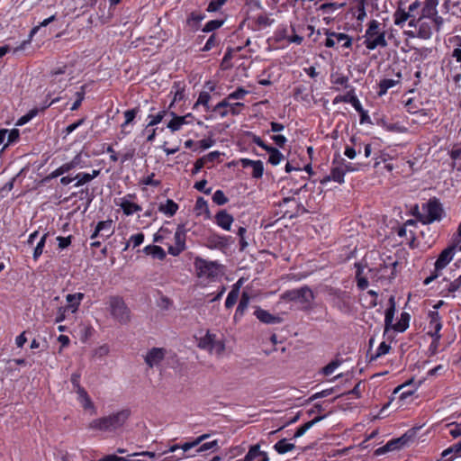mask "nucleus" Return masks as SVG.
Wrapping results in <instances>:
<instances>
[{"instance_id": "412c9836", "label": "nucleus", "mask_w": 461, "mask_h": 461, "mask_svg": "<svg viewBox=\"0 0 461 461\" xmlns=\"http://www.w3.org/2000/svg\"><path fill=\"white\" fill-rule=\"evenodd\" d=\"M249 301L250 297L249 294L243 292L233 317L234 322H238L243 317L246 310L248 309Z\"/></svg>"}, {"instance_id": "603ef678", "label": "nucleus", "mask_w": 461, "mask_h": 461, "mask_svg": "<svg viewBox=\"0 0 461 461\" xmlns=\"http://www.w3.org/2000/svg\"><path fill=\"white\" fill-rule=\"evenodd\" d=\"M39 113V109L34 108L29 111L26 114L23 115L16 122V125L22 126L28 122H30L33 117H35Z\"/></svg>"}, {"instance_id": "79ce46f5", "label": "nucleus", "mask_w": 461, "mask_h": 461, "mask_svg": "<svg viewBox=\"0 0 461 461\" xmlns=\"http://www.w3.org/2000/svg\"><path fill=\"white\" fill-rule=\"evenodd\" d=\"M167 110H162V111L158 112L157 114H149L148 117L149 119V122L146 129H148L149 127H153V126L158 124L159 122H161L162 120L164 119V117L167 115Z\"/></svg>"}, {"instance_id": "4468645a", "label": "nucleus", "mask_w": 461, "mask_h": 461, "mask_svg": "<svg viewBox=\"0 0 461 461\" xmlns=\"http://www.w3.org/2000/svg\"><path fill=\"white\" fill-rule=\"evenodd\" d=\"M237 461H269V457L267 452L260 450L259 444H256L249 447L244 458Z\"/></svg>"}, {"instance_id": "b1692460", "label": "nucleus", "mask_w": 461, "mask_h": 461, "mask_svg": "<svg viewBox=\"0 0 461 461\" xmlns=\"http://www.w3.org/2000/svg\"><path fill=\"white\" fill-rule=\"evenodd\" d=\"M439 0H425L422 12V17L432 18L438 14L437 6Z\"/></svg>"}, {"instance_id": "f257e3e1", "label": "nucleus", "mask_w": 461, "mask_h": 461, "mask_svg": "<svg viewBox=\"0 0 461 461\" xmlns=\"http://www.w3.org/2000/svg\"><path fill=\"white\" fill-rule=\"evenodd\" d=\"M130 415V410H122L108 416L93 420L89 423L88 428L104 432H113L122 428L129 419Z\"/></svg>"}, {"instance_id": "ddd939ff", "label": "nucleus", "mask_w": 461, "mask_h": 461, "mask_svg": "<svg viewBox=\"0 0 461 461\" xmlns=\"http://www.w3.org/2000/svg\"><path fill=\"white\" fill-rule=\"evenodd\" d=\"M208 437H209L208 434H203L191 442H185L183 445L175 444V445L169 447L168 450L165 451L164 454H166L167 452H175L177 449H182L181 456H176V459H181V458L185 457V452L188 451L189 449H191L193 447H198L200 445V443L202 441H203L205 438H207Z\"/></svg>"}, {"instance_id": "052dcab7", "label": "nucleus", "mask_w": 461, "mask_h": 461, "mask_svg": "<svg viewBox=\"0 0 461 461\" xmlns=\"http://www.w3.org/2000/svg\"><path fill=\"white\" fill-rule=\"evenodd\" d=\"M354 93H355L354 88H351L349 91L347 92L346 95H337L333 99V104H337L339 103H349V100H351V96L354 95Z\"/></svg>"}, {"instance_id": "c03bdc74", "label": "nucleus", "mask_w": 461, "mask_h": 461, "mask_svg": "<svg viewBox=\"0 0 461 461\" xmlns=\"http://www.w3.org/2000/svg\"><path fill=\"white\" fill-rule=\"evenodd\" d=\"M342 364V360L336 358L330 362L327 366L322 367L321 374L324 375H330L337 367H339Z\"/></svg>"}, {"instance_id": "f8f14e48", "label": "nucleus", "mask_w": 461, "mask_h": 461, "mask_svg": "<svg viewBox=\"0 0 461 461\" xmlns=\"http://www.w3.org/2000/svg\"><path fill=\"white\" fill-rule=\"evenodd\" d=\"M205 247L210 249H226L229 245V238L221 236L217 233H212L205 239Z\"/></svg>"}, {"instance_id": "0eeeda50", "label": "nucleus", "mask_w": 461, "mask_h": 461, "mask_svg": "<svg viewBox=\"0 0 461 461\" xmlns=\"http://www.w3.org/2000/svg\"><path fill=\"white\" fill-rule=\"evenodd\" d=\"M325 35L327 36L324 45L327 48H334L336 44H341L344 49H351L353 40L352 37L346 33L336 32L329 29H325Z\"/></svg>"}, {"instance_id": "9d476101", "label": "nucleus", "mask_w": 461, "mask_h": 461, "mask_svg": "<svg viewBox=\"0 0 461 461\" xmlns=\"http://www.w3.org/2000/svg\"><path fill=\"white\" fill-rule=\"evenodd\" d=\"M167 351L163 348H152L144 357L145 363L152 368L158 366L165 358Z\"/></svg>"}, {"instance_id": "09e8293b", "label": "nucleus", "mask_w": 461, "mask_h": 461, "mask_svg": "<svg viewBox=\"0 0 461 461\" xmlns=\"http://www.w3.org/2000/svg\"><path fill=\"white\" fill-rule=\"evenodd\" d=\"M49 233H45L40 240V241L37 243L34 251H33V259L38 260V258L41 256L43 252V249L45 247L46 239L48 237Z\"/></svg>"}, {"instance_id": "39448f33", "label": "nucleus", "mask_w": 461, "mask_h": 461, "mask_svg": "<svg viewBox=\"0 0 461 461\" xmlns=\"http://www.w3.org/2000/svg\"><path fill=\"white\" fill-rule=\"evenodd\" d=\"M282 299L309 305L314 300V294L309 286L304 285L299 289L285 291L282 294Z\"/></svg>"}, {"instance_id": "37998d69", "label": "nucleus", "mask_w": 461, "mask_h": 461, "mask_svg": "<svg viewBox=\"0 0 461 461\" xmlns=\"http://www.w3.org/2000/svg\"><path fill=\"white\" fill-rule=\"evenodd\" d=\"M68 68V66L67 64H63L60 67H57V68H52L50 71V77L51 78L50 82L53 83V82H56V81H61V79H59L58 77L60 76V75H64L67 72Z\"/></svg>"}, {"instance_id": "49530a36", "label": "nucleus", "mask_w": 461, "mask_h": 461, "mask_svg": "<svg viewBox=\"0 0 461 461\" xmlns=\"http://www.w3.org/2000/svg\"><path fill=\"white\" fill-rule=\"evenodd\" d=\"M346 5V3H337V2H331V3H324L320 7L319 10L322 11L323 13H330L333 12L337 9L342 8Z\"/></svg>"}, {"instance_id": "dca6fc26", "label": "nucleus", "mask_w": 461, "mask_h": 461, "mask_svg": "<svg viewBox=\"0 0 461 461\" xmlns=\"http://www.w3.org/2000/svg\"><path fill=\"white\" fill-rule=\"evenodd\" d=\"M112 220L101 221L97 223L95 231L91 235V239H95L100 236L104 239H107L113 235V230H112Z\"/></svg>"}, {"instance_id": "e433bc0d", "label": "nucleus", "mask_w": 461, "mask_h": 461, "mask_svg": "<svg viewBox=\"0 0 461 461\" xmlns=\"http://www.w3.org/2000/svg\"><path fill=\"white\" fill-rule=\"evenodd\" d=\"M431 35H432L431 25L429 23H425V22L421 23L419 25V29L417 32V37L423 39V40H428L431 37Z\"/></svg>"}, {"instance_id": "7ed1b4c3", "label": "nucleus", "mask_w": 461, "mask_h": 461, "mask_svg": "<svg viewBox=\"0 0 461 461\" xmlns=\"http://www.w3.org/2000/svg\"><path fill=\"white\" fill-rule=\"evenodd\" d=\"M108 306L109 312L114 321L120 324H128L131 321V310L122 296H110Z\"/></svg>"}, {"instance_id": "c756f323", "label": "nucleus", "mask_w": 461, "mask_h": 461, "mask_svg": "<svg viewBox=\"0 0 461 461\" xmlns=\"http://www.w3.org/2000/svg\"><path fill=\"white\" fill-rule=\"evenodd\" d=\"M85 294L83 293L77 294H69L67 295L66 299L68 303L67 308L70 309L72 312H75L78 306L80 305L81 301L83 300Z\"/></svg>"}, {"instance_id": "680f3d73", "label": "nucleus", "mask_w": 461, "mask_h": 461, "mask_svg": "<svg viewBox=\"0 0 461 461\" xmlns=\"http://www.w3.org/2000/svg\"><path fill=\"white\" fill-rule=\"evenodd\" d=\"M246 135L251 138L253 143L257 144L258 147L262 148L264 150L267 149L268 144H267L259 136H257L255 133L251 131H247Z\"/></svg>"}, {"instance_id": "c9c22d12", "label": "nucleus", "mask_w": 461, "mask_h": 461, "mask_svg": "<svg viewBox=\"0 0 461 461\" xmlns=\"http://www.w3.org/2000/svg\"><path fill=\"white\" fill-rule=\"evenodd\" d=\"M397 266H398V261L389 262L388 264L386 262H384V264L380 265L378 271L382 274V276H385L386 269L389 267H391L390 274H388L387 276L390 279H393L396 276V267Z\"/></svg>"}, {"instance_id": "4be33fe9", "label": "nucleus", "mask_w": 461, "mask_h": 461, "mask_svg": "<svg viewBox=\"0 0 461 461\" xmlns=\"http://www.w3.org/2000/svg\"><path fill=\"white\" fill-rule=\"evenodd\" d=\"M171 114L173 115V118L169 121L167 127L173 132L179 131L184 124H187L189 122V121H186V117H192L191 113H187L184 116H178L174 113H171Z\"/></svg>"}, {"instance_id": "5fc2aeb1", "label": "nucleus", "mask_w": 461, "mask_h": 461, "mask_svg": "<svg viewBox=\"0 0 461 461\" xmlns=\"http://www.w3.org/2000/svg\"><path fill=\"white\" fill-rule=\"evenodd\" d=\"M249 92L243 87H238L234 92L228 95L227 101L242 99Z\"/></svg>"}, {"instance_id": "338daca9", "label": "nucleus", "mask_w": 461, "mask_h": 461, "mask_svg": "<svg viewBox=\"0 0 461 461\" xmlns=\"http://www.w3.org/2000/svg\"><path fill=\"white\" fill-rule=\"evenodd\" d=\"M447 452H454L455 455H460L461 454V440L457 442L456 444H454L450 447L445 449L442 452V456L446 457L447 456Z\"/></svg>"}, {"instance_id": "2eb2a0df", "label": "nucleus", "mask_w": 461, "mask_h": 461, "mask_svg": "<svg viewBox=\"0 0 461 461\" xmlns=\"http://www.w3.org/2000/svg\"><path fill=\"white\" fill-rule=\"evenodd\" d=\"M82 157L81 154L76 155L73 159L68 163L63 164L59 167H58L55 171L52 172L51 176L52 177H57L59 176H61L74 168L77 167H83L84 165L82 164Z\"/></svg>"}, {"instance_id": "8fccbe9b", "label": "nucleus", "mask_w": 461, "mask_h": 461, "mask_svg": "<svg viewBox=\"0 0 461 461\" xmlns=\"http://www.w3.org/2000/svg\"><path fill=\"white\" fill-rule=\"evenodd\" d=\"M461 287V275L459 277L455 279L453 282H450L446 290H443L441 294L444 296L448 295L451 293L457 291Z\"/></svg>"}, {"instance_id": "f03ea898", "label": "nucleus", "mask_w": 461, "mask_h": 461, "mask_svg": "<svg viewBox=\"0 0 461 461\" xmlns=\"http://www.w3.org/2000/svg\"><path fill=\"white\" fill-rule=\"evenodd\" d=\"M364 38V44L369 50L377 47L385 48L388 45L385 32L380 28V23L376 20H371L368 23Z\"/></svg>"}, {"instance_id": "20e7f679", "label": "nucleus", "mask_w": 461, "mask_h": 461, "mask_svg": "<svg viewBox=\"0 0 461 461\" xmlns=\"http://www.w3.org/2000/svg\"><path fill=\"white\" fill-rule=\"evenodd\" d=\"M425 214L417 213V219L423 224H430L433 221H440L444 211L438 199L436 197L430 198L427 203L423 204Z\"/></svg>"}, {"instance_id": "69168bd1", "label": "nucleus", "mask_w": 461, "mask_h": 461, "mask_svg": "<svg viewBox=\"0 0 461 461\" xmlns=\"http://www.w3.org/2000/svg\"><path fill=\"white\" fill-rule=\"evenodd\" d=\"M447 427L450 428L449 434L453 438H457V437L461 436V426L459 423H450V424H447Z\"/></svg>"}, {"instance_id": "de8ad7c7", "label": "nucleus", "mask_w": 461, "mask_h": 461, "mask_svg": "<svg viewBox=\"0 0 461 461\" xmlns=\"http://www.w3.org/2000/svg\"><path fill=\"white\" fill-rule=\"evenodd\" d=\"M405 108L410 113H422L423 115H427V113L423 109H419V106L415 103L412 98H410L405 103Z\"/></svg>"}, {"instance_id": "f3484780", "label": "nucleus", "mask_w": 461, "mask_h": 461, "mask_svg": "<svg viewBox=\"0 0 461 461\" xmlns=\"http://www.w3.org/2000/svg\"><path fill=\"white\" fill-rule=\"evenodd\" d=\"M254 315L259 321L265 324H277L282 321L281 317L273 315L269 312L260 308L259 306L256 307Z\"/></svg>"}, {"instance_id": "c85d7f7f", "label": "nucleus", "mask_w": 461, "mask_h": 461, "mask_svg": "<svg viewBox=\"0 0 461 461\" xmlns=\"http://www.w3.org/2000/svg\"><path fill=\"white\" fill-rule=\"evenodd\" d=\"M177 210L178 204L172 199H167L165 204L160 203L158 206V211L169 217L174 216Z\"/></svg>"}, {"instance_id": "a878e982", "label": "nucleus", "mask_w": 461, "mask_h": 461, "mask_svg": "<svg viewBox=\"0 0 461 461\" xmlns=\"http://www.w3.org/2000/svg\"><path fill=\"white\" fill-rule=\"evenodd\" d=\"M143 252L146 255H150L154 258H158L159 260H164L167 257L165 250L157 245H148L143 249Z\"/></svg>"}, {"instance_id": "bf43d9fd", "label": "nucleus", "mask_w": 461, "mask_h": 461, "mask_svg": "<svg viewBox=\"0 0 461 461\" xmlns=\"http://www.w3.org/2000/svg\"><path fill=\"white\" fill-rule=\"evenodd\" d=\"M391 349V346L389 344H387L386 342L383 341L382 343H380L377 350H376V353L374 357H371L372 360L374 359H376L385 354H387Z\"/></svg>"}, {"instance_id": "423d86ee", "label": "nucleus", "mask_w": 461, "mask_h": 461, "mask_svg": "<svg viewBox=\"0 0 461 461\" xmlns=\"http://www.w3.org/2000/svg\"><path fill=\"white\" fill-rule=\"evenodd\" d=\"M186 232L185 224H178L174 235L175 245H168V254L177 257L186 249Z\"/></svg>"}, {"instance_id": "6e6552de", "label": "nucleus", "mask_w": 461, "mask_h": 461, "mask_svg": "<svg viewBox=\"0 0 461 461\" xmlns=\"http://www.w3.org/2000/svg\"><path fill=\"white\" fill-rule=\"evenodd\" d=\"M194 267L199 277H214L217 275L218 264L212 261H207L197 257L194 259Z\"/></svg>"}, {"instance_id": "7c9ffc66", "label": "nucleus", "mask_w": 461, "mask_h": 461, "mask_svg": "<svg viewBox=\"0 0 461 461\" xmlns=\"http://www.w3.org/2000/svg\"><path fill=\"white\" fill-rule=\"evenodd\" d=\"M205 18V15L199 12H192L187 19L186 23L187 25L192 28L193 30L196 31L198 30L200 26V23Z\"/></svg>"}, {"instance_id": "bb28decb", "label": "nucleus", "mask_w": 461, "mask_h": 461, "mask_svg": "<svg viewBox=\"0 0 461 461\" xmlns=\"http://www.w3.org/2000/svg\"><path fill=\"white\" fill-rule=\"evenodd\" d=\"M216 335L207 331L206 335L200 339L198 347L210 352L213 351Z\"/></svg>"}, {"instance_id": "9b49d317", "label": "nucleus", "mask_w": 461, "mask_h": 461, "mask_svg": "<svg viewBox=\"0 0 461 461\" xmlns=\"http://www.w3.org/2000/svg\"><path fill=\"white\" fill-rule=\"evenodd\" d=\"M408 440H409V438L407 437L406 434H404L403 436H402L398 438L392 439V440L388 441L384 446L377 448L375 451V455L381 456L389 451L400 449L407 443Z\"/></svg>"}, {"instance_id": "cd10ccee", "label": "nucleus", "mask_w": 461, "mask_h": 461, "mask_svg": "<svg viewBox=\"0 0 461 461\" xmlns=\"http://www.w3.org/2000/svg\"><path fill=\"white\" fill-rule=\"evenodd\" d=\"M265 150L269 154L268 163L273 166L278 165L284 159V155L271 145H268Z\"/></svg>"}, {"instance_id": "aec40b11", "label": "nucleus", "mask_w": 461, "mask_h": 461, "mask_svg": "<svg viewBox=\"0 0 461 461\" xmlns=\"http://www.w3.org/2000/svg\"><path fill=\"white\" fill-rule=\"evenodd\" d=\"M429 330L428 331V335L429 336H437L440 335L439 331L442 328L441 318L439 313L437 311H430L429 312Z\"/></svg>"}, {"instance_id": "1a4fd4ad", "label": "nucleus", "mask_w": 461, "mask_h": 461, "mask_svg": "<svg viewBox=\"0 0 461 461\" xmlns=\"http://www.w3.org/2000/svg\"><path fill=\"white\" fill-rule=\"evenodd\" d=\"M457 247L459 248L457 244L452 241L447 248L441 251L435 262L437 271H441L452 260Z\"/></svg>"}, {"instance_id": "3c124183", "label": "nucleus", "mask_w": 461, "mask_h": 461, "mask_svg": "<svg viewBox=\"0 0 461 461\" xmlns=\"http://www.w3.org/2000/svg\"><path fill=\"white\" fill-rule=\"evenodd\" d=\"M222 24L223 20H211L205 23L202 31L204 32H211L221 27Z\"/></svg>"}, {"instance_id": "f704fd0d", "label": "nucleus", "mask_w": 461, "mask_h": 461, "mask_svg": "<svg viewBox=\"0 0 461 461\" xmlns=\"http://www.w3.org/2000/svg\"><path fill=\"white\" fill-rule=\"evenodd\" d=\"M240 294V286L235 285L233 288L229 292L226 301H225V307L227 309L231 308L238 301Z\"/></svg>"}, {"instance_id": "2f4dec72", "label": "nucleus", "mask_w": 461, "mask_h": 461, "mask_svg": "<svg viewBox=\"0 0 461 461\" xmlns=\"http://www.w3.org/2000/svg\"><path fill=\"white\" fill-rule=\"evenodd\" d=\"M120 206H121L123 213L128 216L133 214L134 212H140L142 210L139 204L131 203V201L127 200L126 198H123L122 200Z\"/></svg>"}, {"instance_id": "393cba45", "label": "nucleus", "mask_w": 461, "mask_h": 461, "mask_svg": "<svg viewBox=\"0 0 461 461\" xmlns=\"http://www.w3.org/2000/svg\"><path fill=\"white\" fill-rule=\"evenodd\" d=\"M390 307L385 311V318H384V332H386L389 329H393V321L395 312V303L394 298L392 296L389 299Z\"/></svg>"}, {"instance_id": "13d9d810", "label": "nucleus", "mask_w": 461, "mask_h": 461, "mask_svg": "<svg viewBox=\"0 0 461 461\" xmlns=\"http://www.w3.org/2000/svg\"><path fill=\"white\" fill-rule=\"evenodd\" d=\"M220 41L215 33H212L202 49L203 51H209L219 44Z\"/></svg>"}, {"instance_id": "a18cd8bd", "label": "nucleus", "mask_w": 461, "mask_h": 461, "mask_svg": "<svg viewBox=\"0 0 461 461\" xmlns=\"http://www.w3.org/2000/svg\"><path fill=\"white\" fill-rule=\"evenodd\" d=\"M140 112L139 107H134L132 109L127 110L124 112L125 122L121 125L123 129L126 125L131 123L133 120L136 118L138 113Z\"/></svg>"}, {"instance_id": "ea45409f", "label": "nucleus", "mask_w": 461, "mask_h": 461, "mask_svg": "<svg viewBox=\"0 0 461 461\" xmlns=\"http://www.w3.org/2000/svg\"><path fill=\"white\" fill-rule=\"evenodd\" d=\"M230 105V102L224 98L222 101L218 103L212 109V112H216L220 114L221 117H226L229 114L228 107Z\"/></svg>"}, {"instance_id": "72a5a7b5", "label": "nucleus", "mask_w": 461, "mask_h": 461, "mask_svg": "<svg viewBox=\"0 0 461 461\" xmlns=\"http://www.w3.org/2000/svg\"><path fill=\"white\" fill-rule=\"evenodd\" d=\"M410 12H406L401 6H398L396 11L393 14V22L395 25L401 26L410 17Z\"/></svg>"}, {"instance_id": "774afa93", "label": "nucleus", "mask_w": 461, "mask_h": 461, "mask_svg": "<svg viewBox=\"0 0 461 461\" xmlns=\"http://www.w3.org/2000/svg\"><path fill=\"white\" fill-rule=\"evenodd\" d=\"M449 154L453 160H460L461 159V145L460 144L454 145L452 147Z\"/></svg>"}, {"instance_id": "6ab92c4d", "label": "nucleus", "mask_w": 461, "mask_h": 461, "mask_svg": "<svg viewBox=\"0 0 461 461\" xmlns=\"http://www.w3.org/2000/svg\"><path fill=\"white\" fill-rule=\"evenodd\" d=\"M215 223L225 230H230L234 221L232 215L228 213L226 210L219 211L214 216Z\"/></svg>"}, {"instance_id": "864d4df0", "label": "nucleus", "mask_w": 461, "mask_h": 461, "mask_svg": "<svg viewBox=\"0 0 461 461\" xmlns=\"http://www.w3.org/2000/svg\"><path fill=\"white\" fill-rule=\"evenodd\" d=\"M212 201L217 205H223L228 203L229 199L221 190H217L212 194Z\"/></svg>"}, {"instance_id": "5701e85b", "label": "nucleus", "mask_w": 461, "mask_h": 461, "mask_svg": "<svg viewBox=\"0 0 461 461\" xmlns=\"http://www.w3.org/2000/svg\"><path fill=\"white\" fill-rule=\"evenodd\" d=\"M396 77H397L396 80L389 79V78H384V79L380 81V83H379V91H378V95L380 96L383 95H385L386 92L388 91V89L393 87L394 86H396L397 84L400 83V80L402 78L401 72H398L396 74Z\"/></svg>"}, {"instance_id": "a211bd4d", "label": "nucleus", "mask_w": 461, "mask_h": 461, "mask_svg": "<svg viewBox=\"0 0 461 461\" xmlns=\"http://www.w3.org/2000/svg\"><path fill=\"white\" fill-rule=\"evenodd\" d=\"M347 173V169L343 167L339 166H332L330 169V174L329 176H326L322 180H321V184H325L329 181H334L339 184L344 183V176Z\"/></svg>"}, {"instance_id": "0e129e2a", "label": "nucleus", "mask_w": 461, "mask_h": 461, "mask_svg": "<svg viewBox=\"0 0 461 461\" xmlns=\"http://www.w3.org/2000/svg\"><path fill=\"white\" fill-rule=\"evenodd\" d=\"M76 95H77V99L71 107L72 111H76L80 107L82 101L85 98V87L82 86L81 91L77 92Z\"/></svg>"}, {"instance_id": "e2e57ef3", "label": "nucleus", "mask_w": 461, "mask_h": 461, "mask_svg": "<svg viewBox=\"0 0 461 461\" xmlns=\"http://www.w3.org/2000/svg\"><path fill=\"white\" fill-rule=\"evenodd\" d=\"M75 179L77 180V182L75 184V186L77 187L83 185L92 180L89 173H78L75 176Z\"/></svg>"}, {"instance_id": "58836bf2", "label": "nucleus", "mask_w": 461, "mask_h": 461, "mask_svg": "<svg viewBox=\"0 0 461 461\" xmlns=\"http://www.w3.org/2000/svg\"><path fill=\"white\" fill-rule=\"evenodd\" d=\"M410 315L407 312L401 314L400 321L393 326L395 331L402 332L409 327Z\"/></svg>"}, {"instance_id": "4d7b16f0", "label": "nucleus", "mask_w": 461, "mask_h": 461, "mask_svg": "<svg viewBox=\"0 0 461 461\" xmlns=\"http://www.w3.org/2000/svg\"><path fill=\"white\" fill-rule=\"evenodd\" d=\"M228 0H212L206 11L209 13L218 12L227 2Z\"/></svg>"}, {"instance_id": "4c0bfd02", "label": "nucleus", "mask_w": 461, "mask_h": 461, "mask_svg": "<svg viewBox=\"0 0 461 461\" xmlns=\"http://www.w3.org/2000/svg\"><path fill=\"white\" fill-rule=\"evenodd\" d=\"M330 80H331V83L334 85L341 86L344 88L350 87L349 78L348 76H345V75H342L339 73L331 74Z\"/></svg>"}, {"instance_id": "473e14b6", "label": "nucleus", "mask_w": 461, "mask_h": 461, "mask_svg": "<svg viewBox=\"0 0 461 461\" xmlns=\"http://www.w3.org/2000/svg\"><path fill=\"white\" fill-rule=\"evenodd\" d=\"M295 448V445L293 444V443H289L287 442V439L286 438H282L280 440H278L275 445H274V449L278 453V454H285L289 451H292Z\"/></svg>"}, {"instance_id": "6e6d98bb", "label": "nucleus", "mask_w": 461, "mask_h": 461, "mask_svg": "<svg viewBox=\"0 0 461 461\" xmlns=\"http://www.w3.org/2000/svg\"><path fill=\"white\" fill-rule=\"evenodd\" d=\"M264 173V165L261 160H257L255 165L252 167V177L253 178H261Z\"/></svg>"}, {"instance_id": "a19ab883", "label": "nucleus", "mask_w": 461, "mask_h": 461, "mask_svg": "<svg viewBox=\"0 0 461 461\" xmlns=\"http://www.w3.org/2000/svg\"><path fill=\"white\" fill-rule=\"evenodd\" d=\"M211 99V95L208 92L203 91L200 93L196 103L194 105L195 108L198 105H203L205 108V111L210 110L209 101Z\"/></svg>"}]
</instances>
